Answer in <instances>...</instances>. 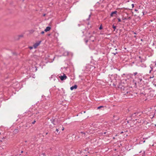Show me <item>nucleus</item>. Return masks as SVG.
Returning <instances> with one entry per match:
<instances>
[{"label": "nucleus", "instance_id": "nucleus-1", "mask_svg": "<svg viewBox=\"0 0 156 156\" xmlns=\"http://www.w3.org/2000/svg\"><path fill=\"white\" fill-rule=\"evenodd\" d=\"M142 113L140 112H137L134 113L132 114L131 116V119L129 120H137L139 117L141 116Z\"/></svg>", "mask_w": 156, "mask_h": 156}, {"label": "nucleus", "instance_id": "nucleus-2", "mask_svg": "<svg viewBox=\"0 0 156 156\" xmlns=\"http://www.w3.org/2000/svg\"><path fill=\"white\" fill-rule=\"evenodd\" d=\"M125 94L127 95V96H128V98H133V95L131 94V92L127 91Z\"/></svg>", "mask_w": 156, "mask_h": 156}, {"label": "nucleus", "instance_id": "nucleus-3", "mask_svg": "<svg viewBox=\"0 0 156 156\" xmlns=\"http://www.w3.org/2000/svg\"><path fill=\"white\" fill-rule=\"evenodd\" d=\"M59 77L61 80H63L66 79L67 78V77L65 74H64L63 76H59Z\"/></svg>", "mask_w": 156, "mask_h": 156}, {"label": "nucleus", "instance_id": "nucleus-4", "mask_svg": "<svg viewBox=\"0 0 156 156\" xmlns=\"http://www.w3.org/2000/svg\"><path fill=\"white\" fill-rule=\"evenodd\" d=\"M41 41H39V42H37L34 44L33 46L34 48H36L40 44Z\"/></svg>", "mask_w": 156, "mask_h": 156}, {"label": "nucleus", "instance_id": "nucleus-5", "mask_svg": "<svg viewBox=\"0 0 156 156\" xmlns=\"http://www.w3.org/2000/svg\"><path fill=\"white\" fill-rule=\"evenodd\" d=\"M117 12L116 11H115L114 12H111V13L110 14V16L111 17H113V16L114 14H117Z\"/></svg>", "mask_w": 156, "mask_h": 156}, {"label": "nucleus", "instance_id": "nucleus-6", "mask_svg": "<svg viewBox=\"0 0 156 156\" xmlns=\"http://www.w3.org/2000/svg\"><path fill=\"white\" fill-rule=\"evenodd\" d=\"M77 86L76 85H74V86H73L70 87V89L71 90H73L74 89H76L77 88Z\"/></svg>", "mask_w": 156, "mask_h": 156}, {"label": "nucleus", "instance_id": "nucleus-7", "mask_svg": "<svg viewBox=\"0 0 156 156\" xmlns=\"http://www.w3.org/2000/svg\"><path fill=\"white\" fill-rule=\"evenodd\" d=\"M137 79L138 80V81L139 83H141L142 81V79L141 76H140V77H138Z\"/></svg>", "mask_w": 156, "mask_h": 156}, {"label": "nucleus", "instance_id": "nucleus-8", "mask_svg": "<svg viewBox=\"0 0 156 156\" xmlns=\"http://www.w3.org/2000/svg\"><path fill=\"white\" fill-rule=\"evenodd\" d=\"M51 29V27H47L45 29L44 31L45 32H47L48 31H49Z\"/></svg>", "mask_w": 156, "mask_h": 156}, {"label": "nucleus", "instance_id": "nucleus-9", "mask_svg": "<svg viewBox=\"0 0 156 156\" xmlns=\"http://www.w3.org/2000/svg\"><path fill=\"white\" fill-rule=\"evenodd\" d=\"M55 119H54L53 118H52V119H51V123H53V124H54V125H55Z\"/></svg>", "mask_w": 156, "mask_h": 156}, {"label": "nucleus", "instance_id": "nucleus-10", "mask_svg": "<svg viewBox=\"0 0 156 156\" xmlns=\"http://www.w3.org/2000/svg\"><path fill=\"white\" fill-rule=\"evenodd\" d=\"M104 107V106H100L98 107L97 108V109H100L101 108H103Z\"/></svg>", "mask_w": 156, "mask_h": 156}, {"label": "nucleus", "instance_id": "nucleus-11", "mask_svg": "<svg viewBox=\"0 0 156 156\" xmlns=\"http://www.w3.org/2000/svg\"><path fill=\"white\" fill-rule=\"evenodd\" d=\"M141 66L142 67H146V66L145 64H142L141 65Z\"/></svg>", "mask_w": 156, "mask_h": 156}, {"label": "nucleus", "instance_id": "nucleus-12", "mask_svg": "<svg viewBox=\"0 0 156 156\" xmlns=\"http://www.w3.org/2000/svg\"><path fill=\"white\" fill-rule=\"evenodd\" d=\"M81 133L82 134V136L83 137L85 136V133L83 132H81L80 133Z\"/></svg>", "mask_w": 156, "mask_h": 156}, {"label": "nucleus", "instance_id": "nucleus-13", "mask_svg": "<svg viewBox=\"0 0 156 156\" xmlns=\"http://www.w3.org/2000/svg\"><path fill=\"white\" fill-rule=\"evenodd\" d=\"M84 41L85 42L86 44H87L88 41V40L85 39H84Z\"/></svg>", "mask_w": 156, "mask_h": 156}, {"label": "nucleus", "instance_id": "nucleus-14", "mask_svg": "<svg viewBox=\"0 0 156 156\" xmlns=\"http://www.w3.org/2000/svg\"><path fill=\"white\" fill-rule=\"evenodd\" d=\"M112 28H114V31L115 30V29H116V27L114 25L112 26Z\"/></svg>", "mask_w": 156, "mask_h": 156}, {"label": "nucleus", "instance_id": "nucleus-15", "mask_svg": "<svg viewBox=\"0 0 156 156\" xmlns=\"http://www.w3.org/2000/svg\"><path fill=\"white\" fill-rule=\"evenodd\" d=\"M18 131L17 129H16L14 130V132L15 133H16L18 132Z\"/></svg>", "mask_w": 156, "mask_h": 156}, {"label": "nucleus", "instance_id": "nucleus-16", "mask_svg": "<svg viewBox=\"0 0 156 156\" xmlns=\"http://www.w3.org/2000/svg\"><path fill=\"white\" fill-rule=\"evenodd\" d=\"M137 74V72H135V73H133V74L134 76H136Z\"/></svg>", "mask_w": 156, "mask_h": 156}, {"label": "nucleus", "instance_id": "nucleus-17", "mask_svg": "<svg viewBox=\"0 0 156 156\" xmlns=\"http://www.w3.org/2000/svg\"><path fill=\"white\" fill-rule=\"evenodd\" d=\"M36 122V121L35 120H34V121L32 122V124H34Z\"/></svg>", "mask_w": 156, "mask_h": 156}, {"label": "nucleus", "instance_id": "nucleus-18", "mask_svg": "<svg viewBox=\"0 0 156 156\" xmlns=\"http://www.w3.org/2000/svg\"><path fill=\"white\" fill-rule=\"evenodd\" d=\"M102 29V27L101 25V26H100V27H99V29L100 30H101V29Z\"/></svg>", "mask_w": 156, "mask_h": 156}, {"label": "nucleus", "instance_id": "nucleus-19", "mask_svg": "<svg viewBox=\"0 0 156 156\" xmlns=\"http://www.w3.org/2000/svg\"><path fill=\"white\" fill-rule=\"evenodd\" d=\"M118 21L119 22H120L121 21V20L120 19L118 18Z\"/></svg>", "mask_w": 156, "mask_h": 156}, {"label": "nucleus", "instance_id": "nucleus-20", "mask_svg": "<svg viewBox=\"0 0 156 156\" xmlns=\"http://www.w3.org/2000/svg\"><path fill=\"white\" fill-rule=\"evenodd\" d=\"M33 47H29V48L30 49H33Z\"/></svg>", "mask_w": 156, "mask_h": 156}, {"label": "nucleus", "instance_id": "nucleus-21", "mask_svg": "<svg viewBox=\"0 0 156 156\" xmlns=\"http://www.w3.org/2000/svg\"><path fill=\"white\" fill-rule=\"evenodd\" d=\"M44 31H42L41 32V33L42 34H43L44 33Z\"/></svg>", "mask_w": 156, "mask_h": 156}, {"label": "nucleus", "instance_id": "nucleus-22", "mask_svg": "<svg viewBox=\"0 0 156 156\" xmlns=\"http://www.w3.org/2000/svg\"><path fill=\"white\" fill-rule=\"evenodd\" d=\"M58 131H59V130H58V129H56V132H57V133L58 132Z\"/></svg>", "mask_w": 156, "mask_h": 156}, {"label": "nucleus", "instance_id": "nucleus-23", "mask_svg": "<svg viewBox=\"0 0 156 156\" xmlns=\"http://www.w3.org/2000/svg\"><path fill=\"white\" fill-rule=\"evenodd\" d=\"M132 8H133L134 7V5L133 4H132Z\"/></svg>", "mask_w": 156, "mask_h": 156}, {"label": "nucleus", "instance_id": "nucleus-24", "mask_svg": "<svg viewBox=\"0 0 156 156\" xmlns=\"http://www.w3.org/2000/svg\"><path fill=\"white\" fill-rule=\"evenodd\" d=\"M153 77H154V76H153L152 77H151V76L150 77V78L151 79V78H153Z\"/></svg>", "mask_w": 156, "mask_h": 156}, {"label": "nucleus", "instance_id": "nucleus-25", "mask_svg": "<svg viewBox=\"0 0 156 156\" xmlns=\"http://www.w3.org/2000/svg\"><path fill=\"white\" fill-rule=\"evenodd\" d=\"M135 11H136V12H137V11H138V10H137V9H135Z\"/></svg>", "mask_w": 156, "mask_h": 156}, {"label": "nucleus", "instance_id": "nucleus-26", "mask_svg": "<svg viewBox=\"0 0 156 156\" xmlns=\"http://www.w3.org/2000/svg\"><path fill=\"white\" fill-rule=\"evenodd\" d=\"M2 142V140H0V143Z\"/></svg>", "mask_w": 156, "mask_h": 156}, {"label": "nucleus", "instance_id": "nucleus-27", "mask_svg": "<svg viewBox=\"0 0 156 156\" xmlns=\"http://www.w3.org/2000/svg\"><path fill=\"white\" fill-rule=\"evenodd\" d=\"M20 37H23V35H21L20 36Z\"/></svg>", "mask_w": 156, "mask_h": 156}, {"label": "nucleus", "instance_id": "nucleus-28", "mask_svg": "<svg viewBox=\"0 0 156 156\" xmlns=\"http://www.w3.org/2000/svg\"><path fill=\"white\" fill-rule=\"evenodd\" d=\"M90 15L89 16V17H90ZM89 18L88 19H87V20H89Z\"/></svg>", "mask_w": 156, "mask_h": 156}, {"label": "nucleus", "instance_id": "nucleus-29", "mask_svg": "<svg viewBox=\"0 0 156 156\" xmlns=\"http://www.w3.org/2000/svg\"><path fill=\"white\" fill-rule=\"evenodd\" d=\"M117 53H113V54L114 55H115Z\"/></svg>", "mask_w": 156, "mask_h": 156}, {"label": "nucleus", "instance_id": "nucleus-30", "mask_svg": "<svg viewBox=\"0 0 156 156\" xmlns=\"http://www.w3.org/2000/svg\"><path fill=\"white\" fill-rule=\"evenodd\" d=\"M152 69H151V70H150V71H149V73H151V72L152 71Z\"/></svg>", "mask_w": 156, "mask_h": 156}, {"label": "nucleus", "instance_id": "nucleus-31", "mask_svg": "<svg viewBox=\"0 0 156 156\" xmlns=\"http://www.w3.org/2000/svg\"><path fill=\"white\" fill-rule=\"evenodd\" d=\"M91 41H92V42H94V40H91Z\"/></svg>", "mask_w": 156, "mask_h": 156}, {"label": "nucleus", "instance_id": "nucleus-32", "mask_svg": "<svg viewBox=\"0 0 156 156\" xmlns=\"http://www.w3.org/2000/svg\"><path fill=\"white\" fill-rule=\"evenodd\" d=\"M45 16V14H44L43 15V16Z\"/></svg>", "mask_w": 156, "mask_h": 156}, {"label": "nucleus", "instance_id": "nucleus-33", "mask_svg": "<svg viewBox=\"0 0 156 156\" xmlns=\"http://www.w3.org/2000/svg\"><path fill=\"white\" fill-rule=\"evenodd\" d=\"M142 13H143V15H144V12H142Z\"/></svg>", "mask_w": 156, "mask_h": 156}, {"label": "nucleus", "instance_id": "nucleus-34", "mask_svg": "<svg viewBox=\"0 0 156 156\" xmlns=\"http://www.w3.org/2000/svg\"><path fill=\"white\" fill-rule=\"evenodd\" d=\"M50 34H48V36H50Z\"/></svg>", "mask_w": 156, "mask_h": 156}, {"label": "nucleus", "instance_id": "nucleus-35", "mask_svg": "<svg viewBox=\"0 0 156 156\" xmlns=\"http://www.w3.org/2000/svg\"><path fill=\"white\" fill-rule=\"evenodd\" d=\"M155 66H156V62H155Z\"/></svg>", "mask_w": 156, "mask_h": 156}, {"label": "nucleus", "instance_id": "nucleus-36", "mask_svg": "<svg viewBox=\"0 0 156 156\" xmlns=\"http://www.w3.org/2000/svg\"><path fill=\"white\" fill-rule=\"evenodd\" d=\"M23 151H21V153H23Z\"/></svg>", "mask_w": 156, "mask_h": 156}, {"label": "nucleus", "instance_id": "nucleus-37", "mask_svg": "<svg viewBox=\"0 0 156 156\" xmlns=\"http://www.w3.org/2000/svg\"><path fill=\"white\" fill-rule=\"evenodd\" d=\"M43 154L44 155H44H45L44 154Z\"/></svg>", "mask_w": 156, "mask_h": 156}, {"label": "nucleus", "instance_id": "nucleus-38", "mask_svg": "<svg viewBox=\"0 0 156 156\" xmlns=\"http://www.w3.org/2000/svg\"><path fill=\"white\" fill-rule=\"evenodd\" d=\"M154 116V115H153V116H152V117H151V118H153Z\"/></svg>", "mask_w": 156, "mask_h": 156}, {"label": "nucleus", "instance_id": "nucleus-39", "mask_svg": "<svg viewBox=\"0 0 156 156\" xmlns=\"http://www.w3.org/2000/svg\"><path fill=\"white\" fill-rule=\"evenodd\" d=\"M139 58H141L140 56H139Z\"/></svg>", "mask_w": 156, "mask_h": 156}, {"label": "nucleus", "instance_id": "nucleus-40", "mask_svg": "<svg viewBox=\"0 0 156 156\" xmlns=\"http://www.w3.org/2000/svg\"><path fill=\"white\" fill-rule=\"evenodd\" d=\"M140 62H142V60H141L140 61Z\"/></svg>", "mask_w": 156, "mask_h": 156}, {"label": "nucleus", "instance_id": "nucleus-41", "mask_svg": "<svg viewBox=\"0 0 156 156\" xmlns=\"http://www.w3.org/2000/svg\"><path fill=\"white\" fill-rule=\"evenodd\" d=\"M23 1H24V0H22Z\"/></svg>", "mask_w": 156, "mask_h": 156}, {"label": "nucleus", "instance_id": "nucleus-42", "mask_svg": "<svg viewBox=\"0 0 156 156\" xmlns=\"http://www.w3.org/2000/svg\"><path fill=\"white\" fill-rule=\"evenodd\" d=\"M141 41H142V40H142V39H141Z\"/></svg>", "mask_w": 156, "mask_h": 156}, {"label": "nucleus", "instance_id": "nucleus-43", "mask_svg": "<svg viewBox=\"0 0 156 156\" xmlns=\"http://www.w3.org/2000/svg\"><path fill=\"white\" fill-rule=\"evenodd\" d=\"M64 130V128L62 129V130Z\"/></svg>", "mask_w": 156, "mask_h": 156}, {"label": "nucleus", "instance_id": "nucleus-44", "mask_svg": "<svg viewBox=\"0 0 156 156\" xmlns=\"http://www.w3.org/2000/svg\"><path fill=\"white\" fill-rule=\"evenodd\" d=\"M127 122L128 123L129 122V121H127Z\"/></svg>", "mask_w": 156, "mask_h": 156}, {"label": "nucleus", "instance_id": "nucleus-45", "mask_svg": "<svg viewBox=\"0 0 156 156\" xmlns=\"http://www.w3.org/2000/svg\"><path fill=\"white\" fill-rule=\"evenodd\" d=\"M48 134V133H46V134Z\"/></svg>", "mask_w": 156, "mask_h": 156}, {"label": "nucleus", "instance_id": "nucleus-46", "mask_svg": "<svg viewBox=\"0 0 156 156\" xmlns=\"http://www.w3.org/2000/svg\"><path fill=\"white\" fill-rule=\"evenodd\" d=\"M85 156H87V155H85Z\"/></svg>", "mask_w": 156, "mask_h": 156}]
</instances>
